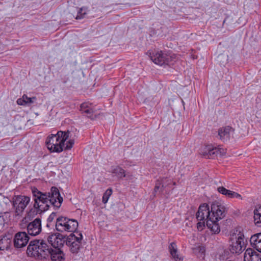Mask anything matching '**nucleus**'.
<instances>
[{
	"instance_id": "f257e3e1",
	"label": "nucleus",
	"mask_w": 261,
	"mask_h": 261,
	"mask_svg": "<svg viewBox=\"0 0 261 261\" xmlns=\"http://www.w3.org/2000/svg\"><path fill=\"white\" fill-rule=\"evenodd\" d=\"M33 199L34 201L33 207L27 213V217L34 218L37 214H40L53 207L54 209L59 208L63 202L60 192L56 187H52L50 191L42 192L36 188L32 189Z\"/></svg>"
},
{
	"instance_id": "f03ea898",
	"label": "nucleus",
	"mask_w": 261,
	"mask_h": 261,
	"mask_svg": "<svg viewBox=\"0 0 261 261\" xmlns=\"http://www.w3.org/2000/svg\"><path fill=\"white\" fill-rule=\"evenodd\" d=\"M70 132L58 131L55 135L49 136L46 141L47 148L54 152H61L63 150L64 143L69 137Z\"/></svg>"
},
{
	"instance_id": "7ed1b4c3",
	"label": "nucleus",
	"mask_w": 261,
	"mask_h": 261,
	"mask_svg": "<svg viewBox=\"0 0 261 261\" xmlns=\"http://www.w3.org/2000/svg\"><path fill=\"white\" fill-rule=\"evenodd\" d=\"M211 211L210 210L209 206L206 203H203L201 204L196 214V218L198 221H206V226L211 231L215 233H219L220 231V228L219 224H215L214 226V223L212 221L213 217H211Z\"/></svg>"
},
{
	"instance_id": "20e7f679",
	"label": "nucleus",
	"mask_w": 261,
	"mask_h": 261,
	"mask_svg": "<svg viewBox=\"0 0 261 261\" xmlns=\"http://www.w3.org/2000/svg\"><path fill=\"white\" fill-rule=\"evenodd\" d=\"M148 54L152 62L160 66L173 65L176 61L175 55L168 51L154 50Z\"/></svg>"
},
{
	"instance_id": "39448f33",
	"label": "nucleus",
	"mask_w": 261,
	"mask_h": 261,
	"mask_svg": "<svg viewBox=\"0 0 261 261\" xmlns=\"http://www.w3.org/2000/svg\"><path fill=\"white\" fill-rule=\"evenodd\" d=\"M47 247L44 240H36L31 241L28 246L27 253L29 256L37 258H43L44 251Z\"/></svg>"
},
{
	"instance_id": "423d86ee",
	"label": "nucleus",
	"mask_w": 261,
	"mask_h": 261,
	"mask_svg": "<svg viewBox=\"0 0 261 261\" xmlns=\"http://www.w3.org/2000/svg\"><path fill=\"white\" fill-rule=\"evenodd\" d=\"M77 221L73 219L60 216L56 219V229L59 232H74L78 227Z\"/></svg>"
},
{
	"instance_id": "0eeeda50",
	"label": "nucleus",
	"mask_w": 261,
	"mask_h": 261,
	"mask_svg": "<svg viewBox=\"0 0 261 261\" xmlns=\"http://www.w3.org/2000/svg\"><path fill=\"white\" fill-rule=\"evenodd\" d=\"M31 200L30 197L25 195H15L12 198V204L14 208L15 216H21Z\"/></svg>"
},
{
	"instance_id": "6e6552de",
	"label": "nucleus",
	"mask_w": 261,
	"mask_h": 261,
	"mask_svg": "<svg viewBox=\"0 0 261 261\" xmlns=\"http://www.w3.org/2000/svg\"><path fill=\"white\" fill-rule=\"evenodd\" d=\"M71 233L67 237H65V243L69 247L72 253H77L82 247L83 235L81 233Z\"/></svg>"
},
{
	"instance_id": "1a4fd4ad",
	"label": "nucleus",
	"mask_w": 261,
	"mask_h": 261,
	"mask_svg": "<svg viewBox=\"0 0 261 261\" xmlns=\"http://www.w3.org/2000/svg\"><path fill=\"white\" fill-rule=\"evenodd\" d=\"M211 217H213L212 221L214 225L219 224L218 222L223 219L227 213L226 207L218 202H213L211 205Z\"/></svg>"
},
{
	"instance_id": "9d476101",
	"label": "nucleus",
	"mask_w": 261,
	"mask_h": 261,
	"mask_svg": "<svg viewBox=\"0 0 261 261\" xmlns=\"http://www.w3.org/2000/svg\"><path fill=\"white\" fill-rule=\"evenodd\" d=\"M224 153V150L219 146L214 147L212 145H207L202 146L200 150L199 153L205 159H213L218 154H221Z\"/></svg>"
},
{
	"instance_id": "9b49d317",
	"label": "nucleus",
	"mask_w": 261,
	"mask_h": 261,
	"mask_svg": "<svg viewBox=\"0 0 261 261\" xmlns=\"http://www.w3.org/2000/svg\"><path fill=\"white\" fill-rule=\"evenodd\" d=\"M44 252V259L50 257L51 261H63L64 259V254L61 248H53L47 244V247Z\"/></svg>"
},
{
	"instance_id": "f8f14e48",
	"label": "nucleus",
	"mask_w": 261,
	"mask_h": 261,
	"mask_svg": "<svg viewBox=\"0 0 261 261\" xmlns=\"http://www.w3.org/2000/svg\"><path fill=\"white\" fill-rule=\"evenodd\" d=\"M232 243L229 246V250L233 254H239L243 250L244 245V236L239 232L237 236H233L231 238Z\"/></svg>"
},
{
	"instance_id": "ddd939ff",
	"label": "nucleus",
	"mask_w": 261,
	"mask_h": 261,
	"mask_svg": "<svg viewBox=\"0 0 261 261\" xmlns=\"http://www.w3.org/2000/svg\"><path fill=\"white\" fill-rule=\"evenodd\" d=\"M65 236L60 233L49 234L47 237L48 243L53 248H61L65 244Z\"/></svg>"
},
{
	"instance_id": "4468645a",
	"label": "nucleus",
	"mask_w": 261,
	"mask_h": 261,
	"mask_svg": "<svg viewBox=\"0 0 261 261\" xmlns=\"http://www.w3.org/2000/svg\"><path fill=\"white\" fill-rule=\"evenodd\" d=\"M75 8L77 10V14L75 17L76 19H82L85 18H91L99 16V14L96 13L98 11L95 8H92L91 9H88L86 7H83L79 9L77 7Z\"/></svg>"
},
{
	"instance_id": "2eb2a0df",
	"label": "nucleus",
	"mask_w": 261,
	"mask_h": 261,
	"mask_svg": "<svg viewBox=\"0 0 261 261\" xmlns=\"http://www.w3.org/2000/svg\"><path fill=\"white\" fill-rule=\"evenodd\" d=\"M29 237L26 232L21 231L16 233L13 240L14 246L16 248L25 247L29 241Z\"/></svg>"
},
{
	"instance_id": "dca6fc26",
	"label": "nucleus",
	"mask_w": 261,
	"mask_h": 261,
	"mask_svg": "<svg viewBox=\"0 0 261 261\" xmlns=\"http://www.w3.org/2000/svg\"><path fill=\"white\" fill-rule=\"evenodd\" d=\"M41 220L39 218H36L27 225L28 233L30 236H36L41 232Z\"/></svg>"
},
{
	"instance_id": "f3484780",
	"label": "nucleus",
	"mask_w": 261,
	"mask_h": 261,
	"mask_svg": "<svg viewBox=\"0 0 261 261\" xmlns=\"http://www.w3.org/2000/svg\"><path fill=\"white\" fill-rule=\"evenodd\" d=\"M80 111L83 114H85L88 118L91 120L95 119L96 115L94 114L96 112L94 106L89 102H84L80 106Z\"/></svg>"
},
{
	"instance_id": "a211bd4d",
	"label": "nucleus",
	"mask_w": 261,
	"mask_h": 261,
	"mask_svg": "<svg viewBox=\"0 0 261 261\" xmlns=\"http://www.w3.org/2000/svg\"><path fill=\"white\" fill-rule=\"evenodd\" d=\"M244 261H261V254L253 248H248L244 252Z\"/></svg>"
},
{
	"instance_id": "6ab92c4d",
	"label": "nucleus",
	"mask_w": 261,
	"mask_h": 261,
	"mask_svg": "<svg viewBox=\"0 0 261 261\" xmlns=\"http://www.w3.org/2000/svg\"><path fill=\"white\" fill-rule=\"evenodd\" d=\"M233 132V129L229 126L222 127L219 129L218 136L221 141L226 142L229 140Z\"/></svg>"
},
{
	"instance_id": "aec40b11",
	"label": "nucleus",
	"mask_w": 261,
	"mask_h": 261,
	"mask_svg": "<svg viewBox=\"0 0 261 261\" xmlns=\"http://www.w3.org/2000/svg\"><path fill=\"white\" fill-rule=\"evenodd\" d=\"M250 242L252 248L261 253V232L252 235Z\"/></svg>"
},
{
	"instance_id": "412c9836",
	"label": "nucleus",
	"mask_w": 261,
	"mask_h": 261,
	"mask_svg": "<svg viewBox=\"0 0 261 261\" xmlns=\"http://www.w3.org/2000/svg\"><path fill=\"white\" fill-rule=\"evenodd\" d=\"M217 191L221 194L225 195L227 197L229 198H237L242 199V196L234 191H230L226 189L224 187H219L217 188Z\"/></svg>"
},
{
	"instance_id": "4be33fe9",
	"label": "nucleus",
	"mask_w": 261,
	"mask_h": 261,
	"mask_svg": "<svg viewBox=\"0 0 261 261\" xmlns=\"http://www.w3.org/2000/svg\"><path fill=\"white\" fill-rule=\"evenodd\" d=\"M169 250L170 254L175 261H182L183 260V257L178 253L176 245L174 242H172L169 244Z\"/></svg>"
},
{
	"instance_id": "5701e85b",
	"label": "nucleus",
	"mask_w": 261,
	"mask_h": 261,
	"mask_svg": "<svg viewBox=\"0 0 261 261\" xmlns=\"http://www.w3.org/2000/svg\"><path fill=\"white\" fill-rule=\"evenodd\" d=\"M111 173L113 176H116L118 179H122L126 176L125 170L119 166L112 167Z\"/></svg>"
},
{
	"instance_id": "b1692460",
	"label": "nucleus",
	"mask_w": 261,
	"mask_h": 261,
	"mask_svg": "<svg viewBox=\"0 0 261 261\" xmlns=\"http://www.w3.org/2000/svg\"><path fill=\"white\" fill-rule=\"evenodd\" d=\"M36 100V97H29L26 95H23L22 98L17 99V103L21 106H29L34 103Z\"/></svg>"
},
{
	"instance_id": "393cba45",
	"label": "nucleus",
	"mask_w": 261,
	"mask_h": 261,
	"mask_svg": "<svg viewBox=\"0 0 261 261\" xmlns=\"http://www.w3.org/2000/svg\"><path fill=\"white\" fill-rule=\"evenodd\" d=\"M254 213V222L255 225L261 227V205L256 207L253 211Z\"/></svg>"
},
{
	"instance_id": "a878e982",
	"label": "nucleus",
	"mask_w": 261,
	"mask_h": 261,
	"mask_svg": "<svg viewBox=\"0 0 261 261\" xmlns=\"http://www.w3.org/2000/svg\"><path fill=\"white\" fill-rule=\"evenodd\" d=\"M11 242V240L7 236L0 238V251L8 250Z\"/></svg>"
},
{
	"instance_id": "bb28decb",
	"label": "nucleus",
	"mask_w": 261,
	"mask_h": 261,
	"mask_svg": "<svg viewBox=\"0 0 261 261\" xmlns=\"http://www.w3.org/2000/svg\"><path fill=\"white\" fill-rule=\"evenodd\" d=\"M162 182V188L165 189L167 187H171V186L175 185V182H173V180L168 177H163L160 179Z\"/></svg>"
},
{
	"instance_id": "cd10ccee",
	"label": "nucleus",
	"mask_w": 261,
	"mask_h": 261,
	"mask_svg": "<svg viewBox=\"0 0 261 261\" xmlns=\"http://www.w3.org/2000/svg\"><path fill=\"white\" fill-rule=\"evenodd\" d=\"M112 190L110 188L109 189H108L106 192L104 193L103 195V196H102V201L103 203H106L110 196L112 195Z\"/></svg>"
},
{
	"instance_id": "c85d7f7f",
	"label": "nucleus",
	"mask_w": 261,
	"mask_h": 261,
	"mask_svg": "<svg viewBox=\"0 0 261 261\" xmlns=\"http://www.w3.org/2000/svg\"><path fill=\"white\" fill-rule=\"evenodd\" d=\"M163 189L164 188H162V181L160 179H158L155 182V185L154 188V192L156 193L159 190H160L161 192H162Z\"/></svg>"
},
{
	"instance_id": "c756f323",
	"label": "nucleus",
	"mask_w": 261,
	"mask_h": 261,
	"mask_svg": "<svg viewBox=\"0 0 261 261\" xmlns=\"http://www.w3.org/2000/svg\"><path fill=\"white\" fill-rule=\"evenodd\" d=\"M74 143V140L72 139H70L66 142V145L65 146L64 145L63 146V149H64L65 150L70 149L72 147Z\"/></svg>"
},
{
	"instance_id": "7c9ffc66",
	"label": "nucleus",
	"mask_w": 261,
	"mask_h": 261,
	"mask_svg": "<svg viewBox=\"0 0 261 261\" xmlns=\"http://www.w3.org/2000/svg\"><path fill=\"white\" fill-rule=\"evenodd\" d=\"M56 216V213L53 212L51 213V214L49 216L48 218H47V227H49L50 223H51L53 220L55 219V217Z\"/></svg>"
},
{
	"instance_id": "2f4dec72",
	"label": "nucleus",
	"mask_w": 261,
	"mask_h": 261,
	"mask_svg": "<svg viewBox=\"0 0 261 261\" xmlns=\"http://www.w3.org/2000/svg\"><path fill=\"white\" fill-rule=\"evenodd\" d=\"M205 227V221H199V222L197 224V228L199 231L202 230Z\"/></svg>"
},
{
	"instance_id": "473e14b6",
	"label": "nucleus",
	"mask_w": 261,
	"mask_h": 261,
	"mask_svg": "<svg viewBox=\"0 0 261 261\" xmlns=\"http://www.w3.org/2000/svg\"><path fill=\"white\" fill-rule=\"evenodd\" d=\"M7 213H9L7 212H4V213L0 212V218H3L4 214H7Z\"/></svg>"
}]
</instances>
